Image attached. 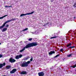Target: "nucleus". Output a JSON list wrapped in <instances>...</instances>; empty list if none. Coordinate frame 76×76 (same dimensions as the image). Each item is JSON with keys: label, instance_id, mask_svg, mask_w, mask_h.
I'll return each instance as SVG.
<instances>
[{"label": "nucleus", "instance_id": "obj_1", "mask_svg": "<svg viewBox=\"0 0 76 76\" xmlns=\"http://www.w3.org/2000/svg\"><path fill=\"white\" fill-rule=\"evenodd\" d=\"M37 45H38V43L36 42H33L31 43H29L25 47H24L23 48L20 50V52L21 53L22 52V51H23L25 50L26 48H28L32 47H34V46H37Z\"/></svg>", "mask_w": 76, "mask_h": 76}, {"label": "nucleus", "instance_id": "obj_2", "mask_svg": "<svg viewBox=\"0 0 76 76\" xmlns=\"http://www.w3.org/2000/svg\"><path fill=\"white\" fill-rule=\"evenodd\" d=\"M21 67H27V66H28V64H27L26 63V61H23V63L21 64L20 65Z\"/></svg>", "mask_w": 76, "mask_h": 76}, {"label": "nucleus", "instance_id": "obj_3", "mask_svg": "<svg viewBox=\"0 0 76 76\" xmlns=\"http://www.w3.org/2000/svg\"><path fill=\"white\" fill-rule=\"evenodd\" d=\"M34 13V11L32 12L31 13H27L26 14H22L20 15V17H22V16H26V15H31L33 14Z\"/></svg>", "mask_w": 76, "mask_h": 76}, {"label": "nucleus", "instance_id": "obj_4", "mask_svg": "<svg viewBox=\"0 0 76 76\" xmlns=\"http://www.w3.org/2000/svg\"><path fill=\"white\" fill-rule=\"evenodd\" d=\"M17 69H12V70L10 72V73L11 74H13V73H15V72H16Z\"/></svg>", "mask_w": 76, "mask_h": 76}, {"label": "nucleus", "instance_id": "obj_5", "mask_svg": "<svg viewBox=\"0 0 76 76\" xmlns=\"http://www.w3.org/2000/svg\"><path fill=\"white\" fill-rule=\"evenodd\" d=\"M9 61L12 63H14V62H15V61H16V60L13 59L12 58H11L9 60Z\"/></svg>", "mask_w": 76, "mask_h": 76}, {"label": "nucleus", "instance_id": "obj_6", "mask_svg": "<svg viewBox=\"0 0 76 76\" xmlns=\"http://www.w3.org/2000/svg\"><path fill=\"white\" fill-rule=\"evenodd\" d=\"M22 57V55H20L17 56L15 57L16 59H19L20 58H21Z\"/></svg>", "mask_w": 76, "mask_h": 76}, {"label": "nucleus", "instance_id": "obj_7", "mask_svg": "<svg viewBox=\"0 0 76 76\" xmlns=\"http://www.w3.org/2000/svg\"><path fill=\"white\" fill-rule=\"evenodd\" d=\"M38 74L39 76H44V74L42 72L38 73Z\"/></svg>", "mask_w": 76, "mask_h": 76}, {"label": "nucleus", "instance_id": "obj_8", "mask_svg": "<svg viewBox=\"0 0 76 76\" xmlns=\"http://www.w3.org/2000/svg\"><path fill=\"white\" fill-rule=\"evenodd\" d=\"M27 74V73L26 72V71H23L21 73V75H26Z\"/></svg>", "mask_w": 76, "mask_h": 76}, {"label": "nucleus", "instance_id": "obj_9", "mask_svg": "<svg viewBox=\"0 0 76 76\" xmlns=\"http://www.w3.org/2000/svg\"><path fill=\"white\" fill-rule=\"evenodd\" d=\"M55 53V52L54 51H51L49 53V54L50 55H51L53 54H54Z\"/></svg>", "mask_w": 76, "mask_h": 76}, {"label": "nucleus", "instance_id": "obj_10", "mask_svg": "<svg viewBox=\"0 0 76 76\" xmlns=\"http://www.w3.org/2000/svg\"><path fill=\"white\" fill-rule=\"evenodd\" d=\"M11 67L10 66H7L6 67V69H10Z\"/></svg>", "mask_w": 76, "mask_h": 76}, {"label": "nucleus", "instance_id": "obj_11", "mask_svg": "<svg viewBox=\"0 0 76 76\" xmlns=\"http://www.w3.org/2000/svg\"><path fill=\"white\" fill-rule=\"evenodd\" d=\"M73 55V54H69L67 55V57H72Z\"/></svg>", "mask_w": 76, "mask_h": 76}, {"label": "nucleus", "instance_id": "obj_12", "mask_svg": "<svg viewBox=\"0 0 76 76\" xmlns=\"http://www.w3.org/2000/svg\"><path fill=\"white\" fill-rule=\"evenodd\" d=\"M9 23V22L8 21V20H7V21H6L5 22L3 25V26H4H4H5V25H6V23Z\"/></svg>", "mask_w": 76, "mask_h": 76}, {"label": "nucleus", "instance_id": "obj_13", "mask_svg": "<svg viewBox=\"0 0 76 76\" xmlns=\"http://www.w3.org/2000/svg\"><path fill=\"white\" fill-rule=\"evenodd\" d=\"M8 16V15H6L1 17H0V19H3V18H4L6 17V16Z\"/></svg>", "mask_w": 76, "mask_h": 76}, {"label": "nucleus", "instance_id": "obj_14", "mask_svg": "<svg viewBox=\"0 0 76 76\" xmlns=\"http://www.w3.org/2000/svg\"><path fill=\"white\" fill-rule=\"evenodd\" d=\"M6 31H7V28H4L2 30V32H5Z\"/></svg>", "mask_w": 76, "mask_h": 76}, {"label": "nucleus", "instance_id": "obj_15", "mask_svg": "<svg viewBox=\"0 0 76 76\" xmlns=\"http://www.w3.org/2000/svg\"><path fill=\"white\" fill-rule=\"evenodd\" d=\"M29 57H27L26 58H24V60H27L28 59H29Z\"/></svg>", "mask_w": 76, "mask_h": 76}, {"label": "nucleus", "instance_id": "obj_16", "mask_svg": "<svg viewBox=\"0 0 76 76\" xmlns=\"http://www.w3.org/2000/svg\"><path fill=\"white\" fill-rule=\"evenodd\" d=\"M3 66V65L2 64H0V69H1Z\"/></svg>", "mask_w": 76, "mask_h": 76}, {"label": "nucleus", "instance_id": "obj_17", "mask_svg": "<svg viewBox=\"0 0 76 76\" xmlns=\"http://www.w3.org/2000/svg\"><path fill=\"white\" fill-rule=\"evenodd\" d=\"M30 63L31 61H28L27 62H26V64H30Z\"/></svg>", "mask_w": 76, "mask_h": 76}, {"label": "nucleus", "instance_id": "obj_18", "mask_svg": "<svg viewBox=\"0 0 76 76\" xmlns=\"http://www.w3.org/2000/svg\"><path fill=\"white\" fill-rule=\"evenodd\" d=\"M57 37V36H55L54 37H52L50 38V39H53L54 38H56Z\"/></svg>", "mask_w": 76, "mask_h": 76}, {"label": "nucleus", "instance_id": "obj_19", "mask_svg": "<svg viewBox=\"0 0 76 76\" xmlns=\"http://www.w3.org/2000/svg\"><path fill=\"white\" fill-rule=\"evenodd\" d=\"M71 45H72V44L71 43H70L68 45L66 46V47H69V46H71Z\"/></svg>", "mask_w": 76, "mask_h": 76}, {"label": "nucleus", "instance_id": "obj_20", "mask_svg": "<svg viewBox=\"0 0 76 76\" xmlns=\"http://www.w3.org/2000/svg\"><path fill=\"white\" fill-rule=\"evenodd\" d=\"M28 28H26L25 29H23L22 30V31H26V30H28Z\"/></svg>", "mask_w": 76, "mask_h": 76}, {"label": "nucleus", "instance_id": "obj_21", "mask_svg": "<svg viewBox=\"0 0 76 76\" xmlns=\"http://www.w3.org/2000/svg\"><path fill=\"white\" fill-rule=\"evenodd\" d=\"M16 20V18H15L11 19V21H14V20Z\"/></svg>", "mask_w": 76, "mask_h": 76}, {"label": "nucleus", "instance_id": "obj_22", "mask_svg": "<svg viewBox=\"0 0 76 76\" xmlns=\"http://www.w3.org/2000/svg\"><path fill=\"white\" fill-rule=\"evenodd\" d=\"M75 48V46L70 47L68 48Z\"/></svg>", "mask_w": 76, "mask_h": 76}, {"label": "nucleus", "instance_id": "obj_23", "mask_svg": "<svg viewBox=\"0 0 76 76\" xmlns=\"http://www.w3.org/2000/svg\"><path fill=\"white\" fill-rule=\"evenodd\" d=\"M60 56V54H58L57 55H56V56H55L54 58H56V57H58Z\"/></svg>", "mask_w": 76, "mask_h": 76}, {"label": "nucleus", "instance_id": "obj_24", "mask_svg": "<svg viewBox=\"0 0 76 76\" xmlns=\"http://www.w3.org/2000/svg\"><path fill=\"white\" fill-rule=\"evenodd\" d=\"M32 38H31L30 39H28V41H32Z\"/></svg>", "mask_w": 76, "mask_h": 76}, {"label": "nucleus", "instance_id": "obj_25", "mask_svg": "<svg viewBox=\"0 0 76 76\" xmlns=\"http://www.w3.org/2000/svg\"><path fill=\"white\" fill-rule=\"evenodd\" d=\"M64 51V49H61L60 50V51H61V52H63Z\"/></svg>", "mask_w": 76, "mask_h": 76}, {"label": "nucleus", "instance_id": "obj_26", "mask_svg": "<svg viewBox=\"0 0 76 76\" xmlns=\"http://www.w3.org/2000/svg\"><path fill=\"white\" fill-rule=\"evenodd\" d=\"M3 27H4V26H3V25L2 26H0V29H1V28H3Z\"/></svg>", "mask_w": 76, "mask_h": 76}, {"label": "nucleus", "instance_id": "obj_27", "mask_svg": "<svg viewBox=\"0 0 76 76\" xmlns=\"http://www.w3.org/2000/svg\"><path fill=\"white\" fill-rule=\"evenodd\" d=\"M3 57V55H2L1 54H0V58H1Z\"/></svg>", "mask_w": 76, "mask_h": 76}, {"label": "nucleus", "instance_id": "obj_28", "mask_svg": "<svg viewBox=\"0 0 76 76\" xmlns=\"http://www.w3.org/2000/svg\"><path fill=\"white\" fill-rule=\"evenodd\" d=\"M33 60V58H32L30 59V61H32Z\"/></svg>", "mask_w": 76, "mask_h": 76}, {"label": "nucleus", "instance_id": "obj_29", "mask_svg": "<svg viewBox=\"0 0 76 76\" xmlns=\"http://www.w3.org/2000/svg\"><path fill=\"white\" fill-rule=\"evenodd\" d=\"M3 65V66H5V65H6V63H4H4Z\"/></svg>", "mask_w": 76, "mask_h": 76}, {"label": "nucleus", "instance_id": "obj_30", "mask_svg": "<svg viewBox=\"0 0 76 76\" xmlns=\"http://www.w3.org/2000/svg\"><path fill=\"white\" fill-rule=\"evenodd\" d=\"M76 67V65H74V66H73V68H75V67Z\"/></svg>", "mask_w": 76, "mask_h": 76}, {"label": "nucleus", "instance_id": "obj_31", "mask_svg": "<svg viewBox=\"0 0 76 76\" xmlns=\"http://www.w3.org/2000/svg\"><path fill=\"white\" fill-rule=\"evenodd\" d=\"M8 22H11V20H8Z\"/></svg>", "mask_w": 76, "mask_h": 76}, {"label": "nucleus", "instance_id": "obj_32", "mask_svg": "<svg viewBox=\"0 0 76 76\" xmlns=\"http://www.w3.org/2000/svg\"><path fill=\"white\" fill-rule=\"evenodd\" d=\"M8 26H9V25H7L6 26V27H8Z\"/></svg>", "mask_w": 76, "mask_h": 76}, {"label": "nucleus", "instance_id": "obj_33", "mask_svg": "<svg viewBox=\"0 0 76 76\" xmlns=\"http://www.w3.org/2000/svg\"><path fill=\"white\" fill-rule=\"evenodd\" d=\"M5 7H9V6H5Z\"/></svg>", "mask_w": 76, "mask_h": 76}, {"label": "nucleus", "instance_id": "obj_34", "mask_svg": "<svg viewBox=\"0 0 76 76\" xmlns=\"http://www.w3.org/2000/svg\"><path fill=\"white\" fill-rule=\"evenodd\" d=\"M76 5H75V3L74 4V5H73L74 6H75V7H76Z\"/></svg>", "mask_w": 76, "mask_h": 76}, {"label": "nucleus", "instance_id": "obj_35", "mask_svg": "<svg viewBox=\"0 0 76 76\" xmlns=\"http://www.w3.org/2000/svg\"><path fill=\"white\" fill-rule=\"evenodd\" d=\"M9 7H12V6H9Z\"/></svg>", "mask_w": 76, "mask_h": 76}, {"label": "nucleus", "instance_id": "obj_36", "mask_svg": "<svg viewBox=\"0 0 76 76\" xmlns=\"http://www.w3.org/2000/svg\"><path fill=\"white\" fill-rule=\"evenodd\" d=\"M31 33H32V34H34V32H31Z\"/></svg>", "mask_w": 76, "mask_h": 76}, {"label": "nucleus", "instance_id": "obj_37", "mask_svg": "<svg viewBox=\"0 0 76 76\" xmlns=\"http://www.w3.org/2000/svg\"><path fill=\"white\" fill-rule=\"evenodd\" d=\"M1 76H7V75H2Z\"/></svg>", "mask_w": 76, "mask_h": 76}, {"label": "nucleus", "instance_id": "obj_38", "mask_svg": "<svg viewBox=\"0 0 76 76\" xmlns=\"http://www.w3.org/2000/svg\"><path fill=\"white\" fill-rule=\"evenodd\" d=\"M74 19H75V18H76V17H74Z\"/></svg>", "mask_w": 76, "mask_h": 76}, {"label": "nucleus", "instance_id": "obj_39", "mask_svg": "<svg viewBox=\"0 0 76 76\" xmlns=\"http://www.w3.org/2000/svg\"><path fill=\"white\" fill-rule=\"evenodd\" d=\"M0 45H1V43L0 42Z\"/></svg>", "mask_w": 76, "mask_h": 76}]
</instances>
